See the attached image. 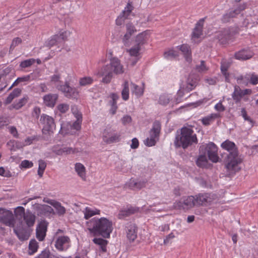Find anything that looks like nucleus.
Instances as JSON below:
<instances>
[{"instance_id":"aec40b11","label":"nucleus","mask_w":258,"mask_h":258,"mask_svg":"<svg viewBox=\"0 0 258 258\" xmlns=\"http://www.w3.org/2000/svg\"><path fill=\"white\" fill-rule=\"evenodd\" d=\"M126 33L124 34L122 39L124 45H126L128 40L130 39L131 36L136 32V29L135 26L131 22H128L125 25Z\"/></svg>"},{"instance_id":"5fc2aeb1","label":"nucleus","mask_w":258,"mask_h":258,"mask_svg":"<svg viewBox=\"0 0 258 258\" xmlns=\"http://www.w3.org/2000/svg\"><path fill=\"white\" fill-rule=\"evenodd\" d=\"M22 43V39L20 37H16L12 40L11 45L10 47V52L12 51L15 47Z\"/></svg>"},{"instance_id":"c03bdc74","label":"nucleus","mask_w":258,"mask_h":258,"mask_svg":"<svg viewBox=\"0 0 258 258\" xmlns=\"http://www.w3.org/2000/svg\"><path fill=\"white\" fill-rule=\"evenodd\" d=\"M132 91L137 97H140L143 95L144 93V89L141 87L138 86L136 84L132 83Z\"/></svg>"},{"instance_id":"473e14b6","label":"nucleus","mask_w":258,"mask_h":258,"mask_svg":"<svg viewBox=\"0 0 258 258\" xmlns=\"http://www.w3.org/2000/svg\"><path fill=\"white\" fill-rule=\"evenodd\" d=\"M75 170L83 180H86V169L82 164L80 163H76L75 164Z\"/></svg>"},{"instance_id":"bb28decb","label":"nucleus","mask_w":258,"mask_h":258,"mask_svg":"<svg viewBox=\"0 0 258 258\" xmlns=\"http://www.w3.org/2000/svg\"><path fill=\"white\" fill-rule=\"evenodd\" d=\"M23 219L27 226L30 227L34 225L35 222L36 216L28 210L26 212V215Z\"/></svg>"},{"instance_id":"cd10ccee","label":"nucleus","mask_w":258,"mask_h":258,"mask_svg":"<svg viewBox=\"0 0 258 258\" xmlns=\"http://www.w3.org/2000/svg\"><path fill=\"white\" fill-rule=\"evenodd\" d=\"M258 24V18L255 16H247L243 22V26L245 27H252Z\"/></svg>"},{"instance_id":"72a5a7b5","label":"nucleus","mask_w":258,"mask_h":258,"mask_svg":"<svg viewBox=\"0 0 258 258\" xmlns=\"http://www.w3.org/2000/svg\"><path fill=\"white\" fill-rule=\"evenodd\" d=\"M72 110L73 113L75 114L76 117L77 118V120L73 123L72 126L74 129L78 130L81 127L80 124L82 121V115L79 114L77 110H75L74 107H72Z\"/></svg>"},{"instance_id":"f257e3e1","label":"nucleus","mask_w":258,"mask_h":258,"mask_svg":"<svg viewBox=\"0 0 258 258\" xmlns=\"http://www.w3.org/2000/svg\"><path fill=\"white\" fill-rule=\"evenodd\" d=\"M221 147L228 152L224 159L225 168L229 175L234 174L240 170L239 164L242 162L238 157L235 145L233 142L226 140L221 144Z\"/></svg>"},{"instance_id":"ea45409f","label":"nucleus","mask_w":258,"mask_h":258,"mask_svg":"<svg viewBox=\"0 0 258 258\" xmlns=\"http://www.w3.org/2000/svg\"><path fill=\"white\" fill-rule=\"evenodd\" d=\"M220 115L219 113H212L210 115L204 117L202 119L203 124L208 125L215 119L220 117Z\"/></svg>"},{"instance_id":"1a4fd4ad","label":"nucleus","mask_w":258,"mask_h":258,"mask_svg":"<svg viewBox=\"0 0 258 258\" xmlns=\"http://www.w3.org/2000/svg\"><path fill=\"white\" fill-rule=\"evenodd\" d=\"M160 124L158 121L153 123L152 128L150 132V138L145 141V144L149 147L154 146L156 143V138H158L160 132Z\"/></svg>"},{"instance_id":"de8ad7c7","label":"nucleus","mask_w":258,"mask_h":258,"mask_svg":"<svg viewBox=\"0 0 258 258\" xmlns=\"http://www.w3.org/2000/svg\"><path fill=\"white\" fill-rule=\"evenodd\" d=\"M146 35L147 33L146 32H143L138 34L135 38L136 45H139V46H141V44H144L145 41Z\"/></svg>"},{"instance_id":"c9c22d12","label":"nucleus","mask_w":258,"mask_h":258,"mask_svg":"<svg viewBox=\"0 0 258 258\" xmlns=\"http://www.w3.org/2000/svg\"><path fill=\"white\" fill-rule=\"evenodd\" d=\"M84 214V218L88 219L90 217L95 215L100 214V210L97 209H92L89 207H86L83 211Z\"/></svg>"},{"instance_id":"7ed1b4c3","label":"nucleus","mask_w":258,"mask_h":258,"mask_svg":"<svg viewBox=\"0 0 258 258\" xmlns=\"http://www.w3.org/2000/svg\"><path fill=\"white\" fill-rule=\"evenodd\" d=\"M110 63L103 66L99 70L98 75L103 77L102 82L105 84L109 83L113 77V74L120 75L124 73L123 65L116 57L109 58Z\"/></svg>"},{"instance_id":"58836bf2","label":"nucleus","mask_w":258,"mask_h":258,"mask_svg":"<svg viewBox=\"0 0 258 258\" xmlns=\"http://www.w3.org/2000/svg\"><path fill=\"white\" fill-rule=\"evenodd\" d=\"M243 96L242 91L238 86H235L234 87V91L232 94V98L236 102L240 101L241 98Z\"/></svg>"},{"instance_id":"5701e85b","label":"nucleus","mask_w":258,"mask_h":258,"mask_svg":"<svg viewBox=\"0 0 258 258\" xmlns=\"http://www.w3.org/2000/svg\"><path fill=\"white\" fill-rule=\"evenodd\" d=\"M140 49V46H139V45H135L131 49L127 50V51L131 56L135 57V59L133 60L132 62V66H134L139 60V55L140 54L139 52Z\"/></svg>"},{"instance_id":"49530a36","label":"nucleus","mask_w":258,"mask_h":258,"mask_svg":"<svg viewBox=\"0 0 258 258\" xmlns=\"http://www.w3.org/2000/svg\"><path fill=\"white\" fill-rule=\"evenodd\" d=\"M56 211V213L59 216H63L66 212V208L61 204L57 202L53 206Z\"/></svg>"},{"instance_id":"0eeeda50","label":"nucleus","mask_w":258,"mask_h":258,"mask_svg":"<svg viewBox=\"0 0 258 258\" xmlns=\"http://www.w3.org/2000/svg\"><path fill=\"white\" fill-rule=\"evenodd\" d=\"M40 122L43 125L42 132L43 134L53 133L55 128L53 118L46 114H43L41 115Z\"/></svg>"},{"instance_id":"4be33fe9","label":"nucleus","mask_w":258,"mask_h":258,"mask_svg":"<svg viewBox=\"0 0 258 258\" xmlns=\"http://www.w3.org/2000/svg\"><path fill=\"white\" fill-rule=\"evenodd\" d=\"M58 99L57 94H49L43 97L44 103L47 106L52 107Z\"/></svg>"},{"instance_id":"4468645a","label":"nucleus","mask_w":258,"mask_h":258,"mask_svg":"<svg viewBox=\"0 0 258 258\" xmlns=\"http://www.w3.org/2000/svg\"><path fill=\"white\" fill-rule=\"evenodd\" d=\"M133 8V6L130 3H128L124 10L116 19V24L118 26H121L124 23L126 19H130Z\"/></svg>"},{"instance_id":"6e6552de","label":"nucleus","mask_w":258,"mask_h":258,"mask_svg":"<svg viewBox=\"0 0 258 258\" xmlns=\"http://www.w3.org/2000/svg\"><path fill=\"white\" fill-rule=\"evenodd\" d=\"M56 88L62 92L67 98L77 99L79 96V92L77 89L75 87H71L67 82L63 85H57Z\"/></svg>"},{"instance_id":"b1692460","label":"nucleus","mask_w":258,"mask_h":258,"mask_svg":"<svg viewBox=\"0 0 258 258\" xmlns=\"http://www.w3.org/2000/svg\"><path fill=\"white\" fill-rule=\"evenodd\" d=\"M252 55L253 53L248 49H243L235 54V58L239 60H246L249 59Z\"/></svg>"},{"instance_id":"69168bd1","label":"nucleus","mask_w":258,"mask_h":258,"mask_svg":"<svg viewBox=\"0 0 258 258\" xmlns=\"http://www.w3.org/2000/svg\"><path fill=\"white\" fill-rule=\"evenodd\" d=\"M159 102L160 104L166 105L169 102V99L165 95H162L159 98Z\"/></svg>"},{"instance_id":"9d476101","label":"nucleus","mask_w":258,"mask_h":258,"mask_svg":"<svg viewBox=\"0 0 258 258\" xmlns=\"http://www.w3.org/2000/svg\"><path fill=\"white\" fill-rule=\"evenodd\" d=\"M237 83L247 86L248 84L256 85L258 84V75L254 73L246 74L244 76H239L236 78Z\"/></svg>"},{"instance_id":"338daca9","label":"nucleus","mask_w":258,"mask_h":258,"mask_svg":"<svg viewBox=\"0 0 258 258\" xmlns=\"http://www.w3.org/2000/svg\"><path fill=\"white\" fill-rule=\"evenodd\" d=\"M214 108L217 111L219 112H223L225 110V107L222 104L221 101L216 104Z\"/></svg>"},{"instance_id":"2f4dec72","label":"nucleus","mask_w":258,"mask_h":258,"mask_svg":"<svg viewBox=\"0 0 258 258\" xmlns=\"http://www.w3.org/2000/svg\"><path fill=\"white\" fill-rule=\"evenodd\" d=\"M63 40H64L63 33L60 34L59 35H55L48 41L47 45L48 47H51L56 44L57 43L60 42Z\"/></svg>"},{"instance_id":"423d86ee","label":"nucleus","mask_w":258,"mask_h":258,"mask_svg":"<svg viewBox=\"0 0 258 258\" xmlns=\"http://www.w3.org/2000/svg\"><path fill=\"white\" fill-rule=\"evenodd\" d=\"M203 150L205 151L204 154H207L209 160L214 163L218 162V148L214 143L211 142L206 145H202L200 148V151Z\"/></svg>"},{"instance_id":"2eb2a0df","label":"nucleus","mask_w":258,"mask_h":258,"mask_svg":"<svg viewBox=\"0 0 258 258\" xmlns=\"http://www.w3.org/2000/svg\"><path fill=\"white\" fill-rule=\"evenodd\" d=\"M71 240L67 236H58L55 242V246L59 251L67 250L70 246Z\"/></svg>"},{"instance_id":"f03ea898","label":"nucleus","mask_w":258,"mask_h":258,"mask_svg":"<svg viewBox=\"0 0 258 258\" xmlns=\"http://www.w3.org/2000/svg\"><path fill=\"white\" fill-rule=\"evenodd\" d=\"M86 226L93 236L100 235L105 238L110 237L113 229L112 222L106 218H93L86 222Z\"/></svg>"},{"instance_id":"f3484780","label":"nucleus","mask_w":258,"mask_h":258,"mask_svg":"<svg viewBox=\"0 0 258 258\" xmlns=\"http://www.w3.org/2000/svg\"><path fill=\"white\" fill-rule=\"evenodd\" d=\"M215 37L221 44H226L231 38L232 34L229 28H224L217 32Z\"/></svg>"},{"instance_id":"4c0bfd02","label":"nucleus","mask_w":258,"mask_h":258,"mask_svg":"<svg viewBox=\"0 0 258 258\" xmlns=\"http://www.w3.org/2000/svg\"><path fill=\"white\" fill-rule=\"evenodd\" d=\"M240 12V10L239 9L231 11L223 16L222 21L225 23L228 22L229 21L230 18L235 17L237 15L239 14Z\"/></svg>"},{"instance_id":"680f3d73","label":"nucleus","mask_w":258,"mask_h":258,"mask_svg":"<svg viewBox=\"0 0 258 258\" xmlns=\"http://www.w3.org/2000/svg\"><path fill=\"white\" fill-rule=\"evenodd\" d=\"M241 115L243 117L245 120L249 121L251 124L253 123L252 120L247 115V112L245 108H243L241 110Z\"/></svg>"},{"instance_id":"a211bd4d","label":"nucleus","mask_w":258,"mask_h":258,"mask_svg":"<svg viewBox=\"0 0 258 258\" xmlns=\"http://www.w3.org/2000/svg\"><path fill=\"white\" fill-rule=\"evenodd\" d=\"M48 223L44 220L41 221L37 225L36 229V237L39 241H43L46 236Z\"/></svg>"},{"instance_id":"412c9836","label":"nucleus","mask_w":258,"mask_h":258,"mask_svg":"<svg viewBox=\"0 0 258 258\" xmlns=\"http://www.w3.org/2000/svg\"><path fill=\"white\" fill-rule=\"evenodd\" d=\"M198 83V78L193 75H190L187 80L186 86L185 88H183V89L187 92H189L197 86Z\"/></svg>"},{"instance_id":"13d9d810","label":"nucleus","mask_w":258,"mask_h":258,"mask_svg":"<svg viewBox=\"0 0 258 258\" xmlns=\"http://www.w3.org/2000/svg\"><path fill=\"white\" fill-rule=\"evenodd\" d=\"M228 67L224 64H222L221 66V70L222 74L225 76V80L229 82V74L227 73Z\"/></svg>"},{"instance_id":"c756f323","label":"nucleus","mask_w":258,"mask_h":258,"mask_svg":"<svg viewBox=\"0 0 258 258\" xmlns=\"http://www.w3.org/2000/svg\"><path fill=\"white\" fill-rule=\"evenodd\" d=\"M179 49L183 53L186 60L189 62L191 61V50L188 45L182 44L179 46Z\"/></svg>"},{"instance_id":"37998d69","label":"nucleus","mask_w":258,"mask_h":258,"mask_svg":"<svg viewBox=\"0 0 258 258\" xmlns=\"http://www.w3.org/2000/svg\"><path fill=\"white\" fill-rule=\"evenodd\" d=\"M28 97L26 96L20 99L18 102H14L13 104V107L16 109H19L23 107L27 102Z\"/></svg>"},{"instance_id":"774afa93","label":"nucleus","mask_w":258,"mask_h":258,"mask_svg":"<svg viewBox=\"0 0 258 258\" xmlns=\"http://www.w3.org/2000/svg\"><path fill=\"white\" fill-rule=\"evenodd\" d=\"M122 122L123 124L125 125L130 123L132 121V118L129 115H125L123 116L121 119Z\"/></svg>"},{"instance_id":"e433bc0d","label":"nucleus","mask_w":258,"mask_h":258,"mask_svg":"<svg viewBox=\"0 0 258 258\" xmlns=\"http://www.w3.org/2000/svg\"><path fill=\"white\" fill-rule=\"evenodd\" d=\"M14 232L20 240L24 241L28 239L29 238L28 234L24 229L14 228Z\"/></svg>"},{"instance_id":"4d7b16f0","label":"nucleus","mask_w":258,"mask_h":258,"mask_svg":"<svg viewBox=\"0 0 258 258\" xmlns=\"http://www.w3.org/2000/svg\"><path fill=\"white\" fill-rule=\"evenodd\" d=\"M33 165V163L29 160H25L24 161H22L20 165V167L22 168H28L32 167Z\"/></svg>"},{"instance_id":"8fccbe9b","label":"nucleus","mask_w":258,"mask_h":258,"mask_svg":"<svg viewBox=\"0 0 258 258\" xmlns=\"http://www.w3.org/2000/svg\"><path fill=\"white\" fill-rule=\"evenodd\" d=\"M29 248L31 252H30V254H32L37 251L38 248V245L37 242L35 240H31L30 241Z\"/></svg>"},{"instance_id":"a18cd8bd","label":"nucleus","mask_w":258,"mask_h":258,"mask_svg":"<svg viewBox=\"0 0 258 258\" xmlns=\"http://www.w3.org/2000/svg\"><path fill=\"white\" fill-rule=\"evenodd\" d=\"M122 98L124 100H127L129 98V86L128 81H125L123 88L121 91Z\"/></svg>"},{"instance_id":"f8f14e48","label":"nucleus","mask_w":258,"mask_h":258,"mask_svg":"<svg viewBox=\"0 0 258 258\" xmlns=\"http://www.w3.org/2000/svg\"><path fill=\"white\" fill-rule=\"evenodd\" d=\"M120 135L114 130L111 128H107L103 133V140L107 144H111L119 142Z\"/></svg>"},{"instance_id":"052dcab7","label":"nucleus","mask_w":258,"mask_h":258,"mask_svg":"<svg viewBox=\"0 0 258 258\" xmlns=\"http://www.w3.org/2000/svg\"><path fill=\"white\" fill-rule=\"evenodd\" d=\"M0 175L7 177H10L12 176L9 170H6L3 167H0Z\"/></svg>"},{"instance_id":"a19ab883","label":"nucleus","mask_w":258,"mask_h":258,"mask_svg":"<svg viewBox=\"0 0 258 258\" xmlns=\"http://www.w3.org/2000/svg\"><path fill=\"white\" fill-rule=\"evenodd\" d=\"M14 212L16 218L19 220H22L26 215L24 208L21 206L17 207Z\"/></svg>"},{"instance_id":"3c124183","label":"nucleus","mask_w":258,"mask_h":258,"mask_svg":"<svg viewBox=\"0 0 258 258\" xmlns=\"http://www.w3.org/2000/svg\"><path fill=\"white\" fill-rule=\"evenodd\" d=\"M93 82V79L90 77H86L80 79L79 84L81 86H86L91 84Z\"/></svg>"},{"instance_id":"9b49d317","label":"nucleus","mask_w":258,"mask_h":258,"mask_svg":"<svg viewBox=\"0 0 258 258\" xmlns=\"http://www.w3.org/2000/svg\"><path fill=\"white\" fill-rule=\"evenodd\" d=\"M14 217L12 211L0 208V222L10 227L14 226Z\"/></svg>"},{"instance_id":"603ef678","label":"nucleus","mask_w":258,"mask_h":258,"mask_svg":"<svg viewBox=\"0 0 258 258\" xmlns=\"http://www.w3.org/2000/svg\"><path fill=\"white\" fill-rule=\"evenodd\" d=\"M56 108L60 113H65L69 109V105L67 103H61L56 106Z\"/></svg>"},{"instance_id":"c85d7f7f","label":"nucleus","mask_w":258,"mask_h":258,"mask_svg":"<svg viewBox=\"0 0 258 258\" xmlns=\"http://www.w3.org/2000/svg\"><path fill=\"white\" fill-rule=\"evenodd\" d=\"M197 166L201 168H208L210 165L206 154L200 155L196 160Z\"/></svg>"},{"instance_id":"6e6d98bb","label":"nucleus","mask_w":258,"mask_h":258,"mask_svg":"<svg viewBox=\"0 0 258 258\" xmlns=\"http://www.w3.org/2000/svg\"><path fill=\"white\" fill-rule=\"evenodd\" d=\"M35 62V59L30 58L22 61L20 63V67L23 68H26L32 65Z\"/></svg>"},{"instance_id":"393cba45","label":"nucleus","mask_w":258,"mask_h":258,"mask_svg":"<svg viewBox=\"0 0 258 258\" xmlns=\"http://www.w3.org/2000/svg\"><path fill=\"white\" fill-rule=\"evenodd\" d=\"M138 211V208L130 207L127 209H123L119 211L118 218L120 219H123L131 215L134 214Z\"/></svg>"},{"instance_id":"e2e57ef3","label":"nucleus","mask_w":258,"mask_h":258,"mask_svg":"<svg viewBox=\"0 0 258 258\" xmlns=\"http://www.w3.org/2000/svg\"><path fill=\"white\" fill-rule=\"evenodd\" d=\"M59 152H60L61 154L64 153L66 154H69L72 153H74L75 149L71 147H64L61 150H59Z\"/></svg>"},{"instance_id":"864d4df0","label":"nucleus","mask_w":258,"mask_h":258,"mask_svg":"<svg viewBox=\"0 0 258 258\" xmlns=\"http://www.w3.org/2000/svg\"><path fill=\"white\" fill-rule=\"evenodd\" d=\"M164 57L166 58H174L178 56V52L173 49L164 52Z\"/></svg>"},{"instance_id":"dca6fc26","label":"nucleus","mask_w":258,"mask_h":258,"mask_svg":"<svg viewBox=\"0 0 258 258\" xmlns=\"http://www.w3.org/2000/svg\"><path fill=\"white\" fill-rule=\"evenodd\" d=\"M126 237L130 242H133L137 237L138 227L135 223L129 222L125 226Z\"/></svg>"},{"instance_id":"39448f33","label":"nucleus","mask_w":258,"mask_h":258,"mask_svg":"<svg viewBox=\"0 0 258 258\" xmlns=\"http://www.w3.org/2000/svg\"><path fill=\"white\" fill-rule=\"evenodd\" d=\"M195 201L193 196H183L173 203V208L176 210L187 212L196 207Z\"/></svg>"},{"instance_id":"79ce46f5","label":"nucleus","mask_w":258,"mask_h":258,"mask_svg":"<svg viewBox=\"0 0 258 258\" xmlns=\"http://www.w3.org/2000/svg\"><path fill=\"white\" fill-rule=\"evenodd\" d=\"M93 241L96 244L100 246V248L103 252L106 251V245L107 244V241L101 238H95L93 239Z\"/></svg>"},{"instance_id":"6ab92c4d","label":"nucleus","mask_w":258,"mask_h":258,"mask_svg":"<svg viewBox=\"0 0 258 258\" xmlns=\"http://www.w3.org/2000/svg\"><path fill=\"white\" fill-rule=\"evenodd\" d=\"M38 215L48 216L50 214L54 215L55 212L52 208L47 205H38L36 206Z\"/></svg>"},{"instance_id":"0e129e2a","label":"nucleus","mask_w":258,"mask_h":258,"mask_svg":"<svg viewBox=\"0 0 258 258\" xmlns=\"http://www.w3.org/2000/svg\"><path fill=\"white\" fill-rule=\"evenodd\" d=\"M61 75L59 74H56L52 75L50 78V81L52 83H56L60 82Z\"/></svg>"},{"instance_id":"a878e982","label":"nucleus","mask_w":258,"mask_h":258,"mask_svg":"<svg viewBox=\"0 0 258 258\" xmlns=\"http://www.w3.org/2000/svg\"><path fill=\"white\" fill-rule=\"evenodd\" d=\"M146 182V181H139L131 179L128 183V186L133 189H140L145 187Z\"/></svg>"},{"instance_id":"7c9ffc66","label":"nucleus","mask_w":258,"mask_h":258,"mask_svg":"<svg viewBox=\"0 0 258 258\" xmlns=\"http://www.w3.org/2000/svg\"><path fill=\"white\" fill-rule=\"evenodd\" d=\"M203 22L204 20L202 19L196 24L192 32V38H199L202 35Z\"/></svg>"},{"instance_id":"20e7f679","label":"nucleus","mask_w":258,"mask_h":258,"mask_svg":"<svg viewBox=\"0 0 258 258\" xmlns=\"http://www.w3.org/2000/svg\"><path fill=\"white\" fill-rule=\"evenodd\" d=\"M198 139L196 134L190 127L184 126L180 131L177 132V134L174 141V145L176 147H182L187 148L193 144H197Z\"/></svg>"},{"instance_id":"09e8293b","label":"nucleus","mask_w":258,"mask_h":258,"mask_svg":"<svg viewBox=\"0 0 258 258\" xmlns=\"http://www.w3.org/2000/svg\"><path fill=\"white\" fill-rule=\"evenodd\" d=\"M209 70V68L206 66L204 60H201L200 64L196 66V70L199 73H205Z\"/></svg>"},{"instance_id":"f704fd0d","label":"nucleus","mask_w":258,"mask_h":258,"mask_svg":"<svg viewBox=\"0 0 258 258\" xmlns=\"http://www.w3.org/2000/svg\"><path fill=\"white\" fill-rule=\"evenodd\" d=\"M21 92H22L21 89H20L19 88L15 89L13 91V92H11L9 94V95L8 96V97L6 99L5 103L6 104H9L10 103H11V102L14 98L18 97V96H19L20 95Z\"/></svg>"},{"instance_id":"ddd939ff","label":"nucleus","mask_w":258,"mask_h":258,"mask_svg":"<svg viewBox=\"0 0 258 258\" xmlns=\"http://www.w3.org/2000/svg\"><path fill=\"white\" fill-rule=\"evenodd\" d=\"M196 201V207L206 206L214 199V195L210 193H200L194 196Z\"/></svg>"},{"instance_id":"bf43d9fd","label":"nucleus","mask_w":258,"mask_h":258,"mask_svg":"<svg viewBox=\"0 0 258 258\" xmlns=\"http://www.w3.org/2000/svg\"><path fill=\"white\" fill-rule=\"evenodd\" d=\"M50 256V252L48 249H44L41 253L36 258H49Z\"/></svg>"}]
</instances>
